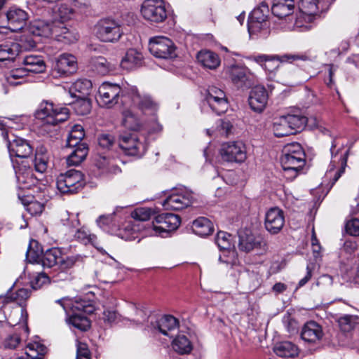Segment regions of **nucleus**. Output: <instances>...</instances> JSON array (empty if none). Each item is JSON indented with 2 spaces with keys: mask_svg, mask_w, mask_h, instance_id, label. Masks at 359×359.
<instances>
[{
  "mask_svg": "<svg viewBox=\"0 0 359 359\" xmlns=\"http://www.w3.org/2000/svg\"><path fill=\"white\" fill-rule=\"evenodd\" d=\"M4 138L7 141V147L12 161L13 157L27 158L33 152V147L30 143L21 137L10 140L8 133H3Z\"/></svg>",
  "mask_w": 359,
  "mask_h": 359,
  "instance_id": "dca6fc26",
  "label": "nucleus"
},
{
  "mask_svg": "<svg viewBox=\"0 0 359 359\" xmlns=\"http://www.w3.org/2000/svg\"><path fill=\"white\" fill-rule=\"evenodd\" d=\"M273 130L275 136L281 137L292 135V130L290 129L288 122L285 116L276 118L273 123Z\"/></svg>",
  "mask_w": 359,
  "mask_h": 359,
  "instance_id": "09e8293b",
  "label": "nucleus"
},
{
  "mask_svg": "<svg viewBox=\"0 0 359 359\" xmlns=\"http://www.w3.org/2000/svg\"><path fill=\"white\" fill-rule=\"evenodd\" d=\"M74 15V8L66 3L60 4L54 9V18L57 22H65L72 18Z\"/></svg>",
  "mask_w": 359,
  "mask_h": 359,
  "instance_id": "603ef678",
  "label": "nucleus"
},
{
  "mask_svg": "<svg viewBox=\"0 0 359 359\" xmlns=\"http://www.w3.org/2000/svg\"><path fill=\"white\" fill-rule=\"evenodd\" d=\"M18 195L27 211L31 215H39L43 212L44 209L43 203L36 201H31L29 200V196H26L21 193H18Z\"/></svg>",
  "mask_w": 359,
  "mask_h": 359,
  "instance_id": "8fccbe9b",
  "label": "nucleus"
},
{
  "mask_svg": "<svg viewBox=\"0 0 359 359\" xmlns=\"http://www.w3.org/2000/svg\"><path fill=\"white\" fill-rule=\"evenodd\" d=\"M121 97L123 105H130L136 107L141 115L151 116V121H155L151 129L152 133L161 132L163 126L156 122V114L158 110V103L149 94L140 93L136 86H128L126 89Z\"/></svg>",
  "mask_w": 359,
  "mask_h": 359,
  "instance_id": "f257e3e1",
  "label": "nucleus"
},
{
  "mask_svg": "<svg viewBox=\"0 0 359 359\" xmlns=\"http://www.w3.org/2000/svg\"><path fill=\"white\" fill-rule=\"evenodd\" d=\"M95 70L100 74L105 75L114 70V65L111 64L103 57H98L93 60Z\"/></svg>",
  "mask_w": 359,
  "mask_h": 359,
  "instance_id": "680f3d73",
  "label": "nucleus"
},
{
  "mask_svg": "<svg viewBox=\"0 0 359 359\" xmlns=\"http://www.w3.org/2000/svg\"><path fill=\"white\" fill-rule=\"evenodd\" d=\"M238 247L241 250L248 252L255 249H262L265 243L260 237H257L249 231H241L238 233Z\"/></svg>",
  "mask_w": 359,
  "mask_h": 359,
  "instance_id": "a878e982",
  "label": "nucleus"
},
{
  "mask_svg": "<svg viewBox=\"0 0 359 359\" xmlns=\"http://www.w3.org/2000/svg\"><path fill=\"white\" fill-rule=\"evenodd\" d=\"M155 328L163 335L172 338L178 332L179 322L172 316H164L156 322Z\"/></svg>",
  "mask_w": 359,
  "mask_h": 359,
  "instance_id": "c85d7f7f",
  "label": "nucleus"
},
{
  "mask_svg": "<svg viewBox=\"0 0 359 359\" xmlns=\"http://www.w3.org/2000/svg\"><path fill=\"white\" fill-rule=\"evenodd\" d=\"M334 0H301L299 8L308 15H318L327 11Z\"/></svg>",
  "mask_w": 359,
  "mask_h": 359,
  "instance_id": "393cba45",
  "label": "nucleus"
},
{
  "mask_svg": "<svg viewBox=\"0 0 359 359\" xmlns=\"http://www.w3.org/2000/svg\"><path fill=\"white\" fill-rule=\"evenodd\" d=\"M28 74V72L25 67L15 68L11 70L6 75V79L10 86H15L21 85L25 81V77Z\"/></svg>",
  "mask_w": 359,
  "mask_h": 359,
  "instance_id": "3c124183",
  "label": "nucleus"
},
{
  "mask_svg": "<svg viewBox=\"0 0 359 359\" xmlns=\"http://www.w3.org/2000/svg\"><path fill=\"white\" fill-rule=\"evenodd\" d=\"M154 214V211L151 208L147 207H141L136 208L132 212V217L135 219L134 222L137 224H141V222L149 220L151 215ZM142 226V224H140ZM142 228V226H140Z\"/></svg>",
  "mask_w": 359,
  "mask_h": 359,
  "instance_id": "69168bd1",
  "label": "nucleus"
},
{
  "mask_svg": "<svg viewBox=\"0 0 359 359\" xmlns=\"http://www.w3.org/2000/svg\"><path fill=\"white\" fill-rule=\"evenodd\" d=\"M74 236L76 241L83 245H91L100 252L103 250L99 247L100 243L97 240V236L92 233L90 230L85 226L78 229Z\"/></svg>",
  "mask_w": 359,
  "mask_h": 359,
  "instance_id": "4c0bfd02",
  "label": "nucleus"
},
{
  "mask_svg": "<svg viewBox=\"0 0 359 359\" xmlns=\"http://www.w3.org/2000/svg\"><path fill=\"white\" fill-rule=\"evenodd\" d=\"M251 59L265 71L272 73L279 68L280 63H292L297 60L306 61L309 56L304 53H286L281 55L261 54L253 55Z\"/></svg>",
  "mask_w": 359,
  "mask_h": 359,
  "instance_id": "423d86ee",
  "label": "nucleus"
},
{
  "mask_svg": "<svg viewBox=\"0 0 359 359\" xmlns=\"http://www.w3.org/2000/svg\"><path fill=\"white\" fill-rule=\"evenodd\" d=\"M68 322L75 328L81 331H86L90 327V320L83 313H71Z\"/></svg>",
  "mask_w": 359,
  "mask_h": 359,
  "instance_id": "864d4df0",
  "label": "nucleus"
},
{
  "mask_svg": "<svg viewBox=\"0 0 359 359\" xmlns=\"http://www.w3.org/2000/svg\"><path fill=\"white\" fill-rule=\"evenodd\" d=\"M285 224V217L283 210L278 208L269 209L265 215V228L272 234L280 231Z\"/></svg>",
  "mask_w": 359,
  "mask_h": 359,
  "instance_id": "5701e85b",
  "label": "nucleus"
},
{
  "mask_svg": "<svg viewBox=\"0 0 359 359\" xmlns=\"http://www.w3.org/2000/svg\"><path fill=\"white\" fill-rule=\"evenodd\" d=\"M194 233L199 236L205 237L212 233V222L208 218L200 217L196 219L191 226Z\"/></svg>",
  "mask_w": 359,
  "mask_h": 359,
  "instance_id": "ea45409f",
  "label": "nucleus"
},
{
  "mask_svg": "<svg viewBox=\"0 0 359 359\" xmlns=\"http://www.w3.org/2000/svg\"><path fill=\"white\" fill-rule=\"evenodd\" d=\"M46 353V347L36 341L28 344L25 351V354L31 359H41Z\"/></svg>",
  "mask_w": 359,
  "mask_h": 359,
  "instance_id": "6e6d98bb",
  "label": "nucleus"
},
{
  "mask_svg": "<svg viewBox=\"0 0 359 359\" xmlns=\"http://www.w3.org/2000/svg\"><path fill=\"white\" fill-rule=\"evenodd\" d=\"M143 18L151 22L159 23L167 18V11L163 0H144L142 4Z\"/></svg>",
  "mask_w": 359,
  "mask_h": 359,
  "instance_id": "2eb2a0df",
  "label": "nucleus"
},
{
  "mask_svg": "<svg viewBox=\"0 0 359 359\" xmlns=\"http://www.w3.org/2000/svg\"><path fill=\"white\" fill-rule=\"evenodd\" d=\"M85 184L83 173L74 169L61 173L57 178L56 185L62 194H74Z\"/></svg>",
  "mask_w": 359,
  "mask_h": 359,
  "instance_id": "1a4fd4ad",
  "label": "nucleus"
},
{
  "mask_svg": "<svg viewBox=\"0 0 359 359\" xmlns=\"http://www.w3.org/2000/svg\"><path fill=\"white\" fill-rule=\"evenodd\" d=\"M280 163L284 176L292 180L304 172L306 165V154L302 145L298 142H292L285 145L283 150Z\"/></svg>",
  "mask_w": 359,
  "mask_h": 359,
  "instance_id": "f03ea898",
  "label": "nucleus"
},
{
  "mask_svg": "<svg viewBox=\"0 0 359 359\" xmlns=\"http://www.w3.org/2000/svg\"><path fill=\"white\" fill-rule=\"evenodd\" d=\"M35 43L32 40L28 41V44L16 42L5 43L0 45V62L13 61L22 50L33 48Z\"/></svg>",
  "mask_w": 359,
  "mask_h": 359,
  "instance_id": "412c9836",
  "label": "nucleus"
},
{
  "mask_svg": "<svg viewBox=\"0 0 359 359\" xmlns=\"http://www.w3.org/2000/svg\"><path fill=\"white\" fill-rule=\"evenodd\" d=\"M118 146L127 156L142 157L147 149L146 137L137 133H125L120 135Z\"/></svg>",
  "mask_w": 359,
  "mask_h": 359,
  "instance_id": "6e6552de",
  "label": "nucleus"
},
{
  "mask_svg": "<svg viewBox=\"0 0 359 359\" xmlns=\"http://www.w3.org/2000/svg\"><path fill=\"white\" fill-rule=\"evenodd\" d=\"M149 50L156 57L172 59L177 56L176 46L170 39L158 36L149 39Z\"/></svg>",
  "mask_w": 359,
  "mask_h": 359,
  "instance_id": "ddd939ff",
  "label": "nucleus"
},
{
  "mask_svg": "<svg viewBox=\"0 0 359 359\" xmlns=\"http://www.w3.org/2000/svg\"><path fill=\"white\" fill-rule=\"evenodd\" d=\"M218 260L219 263L224 264L227 268H232L238 262L237 252L235 249L222 250Z\"/></svg>",
  "mask_w": 359,
  "mask_h": 359,
  "instance_id": "bf43d9fd",
  "label": "nucleus"
},
{
  "mask_svg": "<svg viewBox=\"0 0 359 359\" xmlns=\"http://www.w3.org/2000/svg\"><path fill=\"white\" fill-rule=\"evenodd\" d=\"M143 60V55L136 49L128 50L125 57L121 60V66L126 69H132L135 66L141 65Z\"/></svg>",
  "mask_w": 359,
  "mask_h": 359,
  "instance_id": "a18cd8bd",
  "label": "nucleus"
},
{
  "mask_svg": "<svg viewBox=\"0 0 359 359\" xmlns=\"http://www.w3.org/2000/svg\"><path fill=\"white\" fill-rule=\"evenodd\" d=\"M267 100L268 94L264 86H257L252 89L249 96V104L253 111H262L266 105Z\"/></svg>",
  "mask_w": 359,
  "mask_h": 359,
  "instance_id": "bb28decb",
  "label": "nucleus"
},
{
  "mask_svg": "<svg viewBox=\"0 0 359 359\" xmlns=\"http://www.w3.org/2000/svg\"><path fill=\"white\" fill-rule=\"evenodd\" d=\"M96 224L103 231L110 233H115L118 226L115 212L100 215L96 219Z\"/></svg>",
  "mask_w": 359,
  "mask_h": 359,
  "instance_id": "79ce46f5",
  "label": "nucleus"
},
{
  "mask_svg": "<svg viewBox=\"0 0 359 359\" xmlns=\"http://www.w3.org/2000/svg\"><path fill=\"white\" fill-rule=\"evenodd\" d=\"M180 217L172 213H163L157 215L151 224H147L145 234L151 236L168 237L171 231L180 225Z\"/></svg>",
  "mask_w": 359,
  "mask_h": 359,
  "instance_id": "39448f33",
  "label": "nucleus"
},
{
  "mask_svg": "<svg viewBox=\"0 0 359 359\" xmlns=\"http://www.w3.org/2000/svg\"><path fill=\"white\" fill-rule=\"evenodd\" d=\"M67 147L73 148L72 151L67 158V163L69 165H78L85 160L88 153V147L86 144Z\"/></svg>",
  "mask_w": 359,
  "mask_h": 359,
  "instance_id": "a19ab883",
  "label": "nucleus"
},
{
  "mask_svg": "<svg viewBox=\"0 0 359 359\" xmlns=\"http://www.w3.org/2000/svg\"><path fill=\"white\" fill-rule=\"evenodd\" d=\"M85 136L84 130L82 126L79 124L74 125L68 136L67 140V146H78L79 144H83L81 142Z\"/></svg>",
  "mask_w": 359,
  "mask_h": 359,
  "instance_id": "5fc2aeb1",
  "label": "nucleus"
},
{
  "mask_svg": "<svg viewBox=\"0 0 359 359\" xmlns=\"http://www.w3.org/2000/svg\"><path fill=\"white\" fill-rule=\"evenodd\" d=\"M358 317L353 315H344L338 319L339 326L344 332H349L358 323Z\"/></svg>",
  "mask_w": 359,
  "mask_h": 359,
  "instance_id": "338daca9",
  "label": "nucleus"
},
{
  "mask_svg": "<svg viewBox=\"0 0 359 359\" xmlns=\"http://www.w3.org/2000/svg\"><path fill=\"white\" fill-rule=\"evenodd\" d=\"M53 37L60 42L69 44L76 41L79 36L74 29H69L65 23L56 21Z\"/></svg>",
  "mask_w": 359,
  "mask_h": 359,
  "instance_id": "c756f323",
  "label": "nucleus"
},
{
  "mask_svg": "<svg viewBox=\"0 0 359 359\" xmlns=\"http://www.w3.org/2000/svg\"><path fill=\"white\" fill-rule=\"evenodd\" d=\"M292 133L294 134L297 132L302 130L308 121V118L301 113L298 114H288L285 115Z\"/></svg>",
  "mask_w": 359,
  "mask_h": 359,
  "instance_id": "de8ad7c7",
  "label": "nucleus"
},
{
  "mask_svg": "<svg viewBox=\"0 0 359 359\" xmlns=\"http://www.w3.org/2000/svg\"><path fill=\"white\" fill-rule=\"evenodd\" d=\"M8 20L7 28L16 32L21 30L25 25L27 19V13L18 8H11L6 13Z\"/></svg>",
  "mask_w": 359,
  "mask_h": 359,
  "instance_id": "cd10ccee",
  "label": "nucleus"
},
{
  "mask_svg": "<svg viewBox=\"0 0 359 359\" xmlns=\"http://www.w3.org/2000/svg\"><path fill=\"white\" fill-rule=\"evenodd\" d=\"M61 306L67 315L71 313H90L93 311V307L82 299L73 300L68 297H64L55 301Z\"/></svg>",
  "mask_w": 359,
  "mask_h": 359,
  "instance_id": "aec40b11",
  "label": "nucleus"
},
{
  "mask_svg": "<svg viewBox=\"0 0 359 359\" xmlns=\"http://www.w3.org/2000/svg\"><path fill=\"white\" fill-rule=\"evenodd\" d=\"M275 353L282 358H293L298 354V348L290 341H282L274 347Z\"/></svg>",
  "mask_w": 359,
  "mask_h": 359,
  "instance_id": "49530a36",
  "label": "nucleus"
},
{
  "mask_svg": "<svg viewBox=\"0 0 359 359\" xmlns=\"http://www.w3.org/2000/svg\"><path fill=\"white\" fill-rule=\"evenodd\" d=\"M29 245L27 252L26 258L31 263L41 264L45 268H52L58 266L59 259L61 258V250L57 248L47 250L43 254L35 251Z\"/></svg>",
  "mask_w": 359,
  "mask_h": 359,
  "instance_id": "f8f14e48",
  "label": "nucleus"
},
{
  "mask_svg": "<svg viewBox=\"0 0 359 359\" xmlns=\"http://www.w3.org/2000/svg\"><path fill=\"white\" fill-rule=\"evenodd\" d=\"M323 336V332L320 325L314 321L307 322L302 327L301 332L302 339L309 343H316Z\"/></svg>",
  "mask_w": 359,
  "mask_h": 359,
  "instance_id": "7c9ffc66",
  "label": "nucleus"
},
{
  "mask_svg": "<svg viewBox=\"0 0 359 359\" xmlns=\"http://www.w3.org/2000/svg\"><path fill=\"white\" fill-rule=\"evenodd\" d=\"M119 85L109 82H104L98 88V96L96 97L97 103L104 107L111 108L118 104L123 91Z\"/></svg>",
  "mask_w": 359,
  "mask_h": 359,
  "instance_id": "9b49d317",
  "label": "nucleus"
},
{
  "mask_svg": "<svg viewBox=\"0 0 359 359\" xmlns=\"http://www.w3.org/2000/svg\"><path fill=\"white\" fill-rule=\"evenodd\" d=\"M77 60L69 53H62L55 60L53 73L56 76L65 77L74 74L77 70Z\"/></svg>",
  "mask_w": 359,
  "mask_h": 359,
  "instance_id": "6ab92c4d",
  "label": "nucleus"
},
{
  "mask_svg": "<svg viewBox=\"0 0 359 359\" xmlns=\"http://www.w3.org/2000/svg\"><path fill=\"white\" fill-rule=\"evenodd\" d=\"M226 73L237 88H250L252 85L250 75L243 67L232 65L227 67Z\"/></svg>",
  "mask_w": 359,
  "mask_h": 359,
  "instance_id": "b1692460",
  "label": "nucleus"
},
{
  "mask_svg": "<svg viewBox=\"0 0 359 359\" xmlns=\"http://www.w3.org/2000/svg\"><path fill=\"white\" fill-rule=\"evenodd\" d=\"M294 8V0H272L271 12L278 18L289 16Z\"/></svg>",
  "mask_w": 359,
  "mask_h": 359,
  "instance_id": "c9c22d12",
  "label": "nucleus"
},
{
  "mask_svg": "<svg viewBox=\"0 0 359 359\" xmlns=\"http://www.w3.org/2000/svg\"><path fill=\"white\" fill-rule=\"evenodd\" d=\"M18 60L19 62L22 63L28 73L39 74L43 72L46 69V65L41 56L33 55H19Z\"/></svg>",
  "mask_w": 359,
  "mask_h": 359,
  "instance_id": "2f4dec72",
  "label": "nucleus"
},
{
  "mask_svg": "<svg viewBox=\"0 0 359 359\" xmlns=\"http://www.w3.org/2000/svg\"><path fill=\"white\" fill-rule=\"evenodd\" d=\"M69 110L65 107L56 105L48 101H43L35 111V118L41 122V127L45 132L48 128L55 126L67 120Z\"/></svg>",
  "mask_w": 359,
  "mask_h": 359,
  "instance_id": "7ed1b4c3",
  "label": "nucleus"
},
{
  "mask_svg": "<svg viewBox=\"0 0 359 359\" xmlns=\"http://www.w3.org/2000/svg\"><path fill=\"white\" fill-rule=\"evenodd\" d=\"M79 261H82L81 255L63 256L61 252V258L59 259L57 268L62 271L68 270Z\"/></svg>",
  "mask_w": 359,
  "mask_h": 359,
  "instance_id": "774afa93",
  "label": "nucleus"
},
{
  "mask_svg": "<svg viewBox=\"0 0 359 359\" xmlns=\"http://www.w3.org/2000/svg\"><path fill=\"white\" fill-rule=\"evenodd\" d=\"M18 332L8 335L4 342L5 349H15L21 343L22 335L27 336L29 328L27 325H21L17 328Z\"/></svg>",
  "mask_w": 359,
  "mask_h": 359,
  "instance_id": "58836bf2",
  "label": "nucleus"
},
{
  "mask_svg": "<svg viewBox=\"0 0 359 359\" xmlns=\"http://www.w3.org/2000/svg\"><path fill=\"white\" fill-rule=\"evenodd\" d=\"M92 86L90 80L79 79L72 83L70 92L74 97H88L90 95Z\"/></svg>",
  "mask_w": 359,
  "mask_h": 359,
  "instance_id": "37998d69",
  "label": "nucleus"
},
{
  "mask_svg": "<svg viewBox=\"0 0 359 359\" xmlns=\"http://www.w3.org/2000/svg\"><path fill=\"white\" fill-rule=\"evenodd\" d=\"M215 243L220 251L234 249L233 236L225 231H219L217 233Z\"/></svg>",
  "mask_w": 359,
  "mask_h": 359,
  "instance_id": "13d9d810",
  "label": "nucleus"
},
{
  "mask_svg": "<svg viewBox=\"0 0 359 359\" xmlns=\"http://www.w3.org/2000/svg\"><path fill=\"white\" fill-rule=\"evenodd\" d=\"M145 227H147V226H144V228ZM142 230L140 224H137L134 222H126L123 224L121 227L117 226L115 233L123 240L133 241L137 238V232ZM143 230L145 231V229Z\"/></svg>",
  "mask_w": 359,
  "mask_h": 359,
  "instance_id": "72a5a7b5",
  "label": "nucleus"
},
{
  "mask_svg": "<svg viewBox=\"0 0 359 359\" xmlns=\"http://www.w3.org/2000/svg\"><path fill=\"white\" fill-rule=\"evenodd\" d=\"M49 155L47 149L43 146L36 148L34 164L36 171L43 173L48 168Z\"/></svg>",
  "mask_w": 359,
  "mask_h": 359,
  "instance_id": "c03bdc74",
  "label": "nucleus"
},
{
  "mask_svg": "<svg viewBox=\"0 0 359 359\" xmlns=\"http://www.w3.org/2000/svg\"><path fill=\"white\" fill-rule=\"evenodd\" d=\"M269 9L268 5L262 2L259 6L254 8L250 13L248 20V29L249 34H259L266 36L270 32V23L269 22Z\"/></svg>",
  "mask_w": 359,
  "mask_h": 359,
  "instance_id": "0eeeda50",
  "label": "nucleus"
},
{
  "mask_svg": "<svg viewBox=\"0 0 359 359\" xmlns=\"http://www.w3.org/2000/svg\"><path fill=\"white\" fill-rule=\"evenodd\" d=\"M18 187L20 190L30 189L38 184V179L34 175L31 167L19 164L17 161H13Z\"/></svg>",
  "mask_w": 359,
  "mask_h": 359,
  "instance_id": "f3484780",
  "label": "nucleus"
},
{
  "mask_svg": "<svg viewBox=\"0 0 359 359\" xmlns=\"http://www.w3.org/2000/svg\"><path fill=\"white\" fill-rule=\"evenodd\" d=\"M56 20L51 22L43 20H35L29 25V32L34 36L50 37L53 35Z\"/></svg>",
  "mask_w": 359,
  "mask_h": 359,
  "instance_id": "473e14b6",
  "label": "nucleus"
},
{
  "mask_svg": "<svg viewBox=\"0 0 359 359\" xmlns=\"http://www.w3.org/2000/svg\"><path fill=\"white\" fill-rule=\"evenodd\" d=\"M194 193L186 188L175 189L163 202L166 210H181L189 207L194 203Z\"/></svg>",
  "mask_w": 359,
  "mask_h": 359,
  "instance_id": "9d476101",
  "label": "nucleus"
},
{
  "mask_svg": "<svg viewBox=\"0 0 359 359\" xmlns=\"http://www.w3.org/2000/svg\"><path fill=\"white\" fill-rule=\"evenodd\" d=\"M205 100L211 109L219 115L226 111L229 102L226 93L216 86H210L207 90Z\"/></svg>",
  "mask_w": 359,
  "mask_h": 359,
  "instance_id": "a211bd4d",
  "label": "nucleus"
},
{
  "mask_svg": "<svg viewBox=\"0 0 359 359\" xmlns=\"http://www.w3.org/2000/svg\"><path fill=\"white\" fill-rule=\"evenodd\" d=\"M72 103V108L78 115L88 114L91 109V102L88 97H76Z\"/></svg>",
  "mask_w": 359,
  "mask_h": 359,
  "instance_id": "052dcab7",
  "label": "nucleus"
},
{
  "mask_svg": "<svg viewBox=\"0 0 359 359\" xmlns=\"http://www.w3.org/2000/svg\"><path fill=\"white\" fill-rule=\"evenodd\" d=\"M197 60L203 67L209 69H217L221 62L219 56L209 50L199 51L197 54Z\"/></svg>",
  "mask_w": 359,
  "mask_h": 359,
  "instance_id": "e433bc0d",
  "label": "nucleus"
},
{
  "mask_svg": "<svg viewBox=\"0 0 359 359\" xmlns=\"http://www.w3.org/2000/svg\"><path fill=\"white\" fill-rule=\"evenodd\" d=\"M95 166L102 174L114 172L117 170V167L114 164L112 160L104 156H100L96 159Z\"/></svg>",
  "mask_w": 359,
  "mask_h": 359,
  "instance_id": "0e129e2a",
  "label": "nucleus"
},
{
  "mask_svg": "<svg viewBox=\"0 0 359 359\" xmlns=\"http://www.w3.org/2000/svg\"><path fill=\"white\" fill-rule=\"evenodd\" d=\"M116 271L112 266L103 264L101 268L96 271L97 278L103 283H111L115 279Z\"/></svg>",
  "mask_w": 359,
  "mask_h": 359,
  "instance_id": "e2e57ef3",
  "label": "nucleus"
},
{
  "mask_svg": "<svg viewBox=\"0 0 359 359\" xmlns=\"http://www.w3.org/2000/svg\"><path fill=\"white\" fill-rule=\"evenodd\" d=\"M95 37L101 42L116 43L124 34L122 24L111 18L100 19L93 27Z\"/></svg>",
  "mask_w": 359,
  "mask_h": 359,
  "instance_id": "20e7f679",
  "label": "nucleus"
},
{
  "mask_svg": "<svg viewBox=\"0 0 359 359\" xmlns=\"http://www.w3.org/2000/svg\"><path fill=\"white\" fill-rule=\"evenodd\" d=\"M335 147L336 145L333 142L330 149L332 160L326 172L327 177H331L332 175H334L332 184H334L344 172L347 165L348 156L347 152L341 154L339 157H338L337 154L333 155V150Z\"/></svg>",
  "mask_w": 359,
  "mask_h": 359,
  "instance_id": "4be33fe9",
  "label": "nucleus"
},
{
  "mask_svg": "<svg viewBox=\"0 0 359 359\" xmlns=\"http://www.w3.org/2000/svg\"><path fill=\"white\" fill-rule=\"evenodd\" d=\"M173 349L180 353L185 354L189 353L192 349V346L189 339L185 335H178L172 341Z\"/></svg>",
  "mask_w": 359,
  "mask_h": 359,
  "instance_id": "4d7b16f0",
  "label": "nucleus"
},
{
  "mask_svg": "<svg viewBox=\"0 0 359 359\" xmlns=\"http://www.w3.org/2000/svg\"><path fill=\"white\" fill-rule=\"evenodd\" d=\"M141 116L131 109H126L123 112L122 123L128 130L139 131L143 128L144 122Z\"/></svg>",
  "mask_w": 359,
  "mask_h": 359,
  "instance_id": "f704fd0d",
  "label": "nucleus"
},
{
  "mask_svg": "<svg viewBox=\"0 0 359 359\" xmlns=\"http://www.w3.org/2000/svg\"><path fill=\"white\" fill-rule=\"evenodd\" d=\"M219 154L223 161L241 163L247 158V149L242 142H229L222 145Z\"/></svg>",
  "mask_w": 359,
  "mask_h": 359,
  "instance_id": "4468645a",
  "label": "nucleus"
}]
</instances>
